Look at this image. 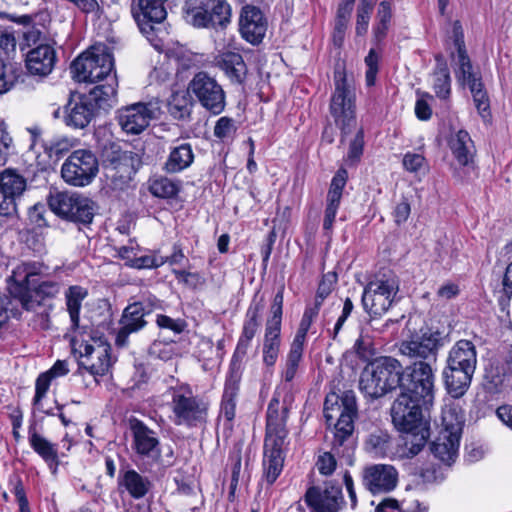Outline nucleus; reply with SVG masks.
Listing matches in <instances>:
<instances>
[{"mask_svg":"<svg viewBox=\"0 0 512 512\" xmlns=\"http://www.w3.org/2000/svg\"><path fill=\"white\" fill-rule=\"evenodd\" d=\"M357 415L356 397L353 391H345L342 396L330 393L324 402L326 422L334 424V436L331 450L318 455L316 467L320 474L329 476L336 469V457L342 458L348 465L354 463L355 441L353 439L354 418Z\"/></svg>","mask_w":512,"mask_h":512,"instance_id":"1","label":"nucleus"},{"mask_svg":"<svg viewBox=\"0 0 512 512\" xmlns=\"http://www.w3.org/2000/svg\"><path fill=\"white\" fill-rule=\"evenodd\" d=\"M424 405L413 401L405 395H399L391 407L394 426L403 436V455L407 458L416 456L425 446L429 430L423 422Z\"/></svg>","mask_w":512,"mask_h":512,"instance_id":"2","label":"nucleus"},{"mask_svg":"<svg viewBox=\"0 0 512 512\" xmlns=\"http://www.w3.org/2000/svg\"><path fill=\"white\" fill-rule=\"evenodd\" d=\"M402 369V364L393 357L376 358L362 370L359 389L365 397H383L388 392L401 388Z\"/></svg>","mask_w":512,"mask_h":512,"instance_id":"3","label":"nucleus"},{"mask_svg":"<svg viewBox=\"0 0 512 512\" xmlns=\"http://www.w3.org/2000/svg\"><path fill=\"white\" fill-rule=\"evenodd\" d=\"M170 408L171 419L177 426L194 428L207 422L209 403L202 397L195 395L188 384L171 387Z\"/></svg>","mask_w":512,"mask_h":512,"instance_id":"4","label":"nucleus"},{"mask_svg":"<svg viewBox=\"0 0 512 512\" xmlns=\"http://www.w3.org/2000/svg\"><path fill=\"white\" fill-rule=\"evenodd\" d=\"M436 365L410 364L402 369L401 395L412 398L429 410L435 400Z\"/></svg>","mask_w":512,"mask_h":512,"instance_id":"5","label":"nucleus"},{"mask_svg":"<svg viewBox=\"0 0 512 512\" xmlns=\"http://www.w3.org/2000/svg\"><path fill=\"white\" fill-rule=\"evenodd\" d=\"M184 20L195 28L225 27L231 21V7L227 0H185Z\"/></svg>","mask_w":512,"mask_h":512,"instance_id":"6","label":"nucleus"},{"mask_svg":"<svg viewBox=\"0 0 512 512\" xmlns=\"http://www.w3.org/2000/svg\"><path fill=\"white\" fill-rule=\"evenodd\" d=\"M140 164L137 153L122 150L118 144L111 143L102 151L104 175L114 188L123 189L132 180Z\"/></svg>","mask_w":512,"mask_h":512,"instance_id":"7","label":"nucleus"},{"mask_svg":"<svg viewBox=\"0 0 512 512\" xmlns=\"http://www.w3.org/2000/svg\"><path fill=\"white\" fill-rule=\"evenodd\" d=\"M112 54L105 46L92 47L71 64V73L78 82L95 83L116 76Z\"/></svg>","mask_w":512,"mask_h":512,"instance_id":"8","label":"nucleus"},{"mask_svg":"<svg viewBox=\"0 0 512 512\" xmlns=\"http://www.w3.org/2000/svg\"><path fill=\"white\" fill-rule=\"evenodd\" d=\"M399 291V280L389 273L375 277L364 288L362 304L371 316H381L392 306Z\"/></svg>","mask_w":512,"mask_h":512,"instance_id":"9","label":"nucleus"},{"mask_svg":"<svg viewBox=\"0 0 512 512\" xmlns=\"http://www.w3.org/2000/svg\"><path fill=\"white\" fill-rule=\"evenodd\" d=\"M335 90L331 97L330 113L343 134L351 131L355 124V95L347 83L345 72L337 68L334 72Z\"/></svg>","mask_w":512,"mask_h":512,"instance_id":"10","label":"nucleus"},{"mask_svg":"<svg viewBox=\"0 0 512 512\" xmlns=\"http://www.w3.org/2000/svg\"><path fill=\"white\" fill-rule=\"evenodd\" d=\"M71 344L80 354V367L94 376L108 373L112 365L111 346L104 338L91 337L89 341L79 343L76 337H73Z\"/></svg>","mask_w":512,"mask_h":512,"instance_id":"11","label":"nucleus"},{"mask_svg":"<svg viewBox=\"0 0 512 512\" xmlns=\"http://www.w3.org/2000/svg\"><path fill=\"white\" fill-rule=\"evenodd\" d=\"M99 163L95 154L87 149L73 151L61 167L63 180L75 187L89 185L97 176Z\"/></svg>","mask_w":512,"mask_h":512,"instance_id":"12","label":"nucleus"},{"mask_svg":"<svg viewBox=\"0 0 512 512\" xmlns=\"http://www.w3.org/2000/svg\"><path fill=\"white\" fill-rule=\"evenodd\" d=\"M41 266L36 262L17 265L8 279V290L12 298L18 300L22 308L29 312H37L41 302L32 295L30 284L33 277L40 274Z\"/></svg>","mask_w":512,"mask_h":512,"instance_id":"13","label":"nucleus"},{"mask_svg":"<svg viewBox=\"0 0 512 512\" xmlns=\"http://www.w3.org/2000/svg\"><path fill=\"white\" fill-rule=\"evenodd\" d=\"M441 334L427 330L420 335H413L403 340L399 346L401 355L411 360V364L428 363L436 365L438 350L442 346Z\"/></svg>","mask_w":512,"mask_h":512,"instance_id":"14","label":"nucleus"},{"mask_svg":"<svg viewBox=\"0 0 512 512\" xmlns=\"http://www.w3.org/2000/svg\"><path fill=\"white\" fill-rule=\"evenodd\" d=\"M188 92L194 96L206 110L214 115L223 112L226 96L222 86L207 72L196 73L188 85Z\"/></svg>","mask_w":512,"mask_h":512,"instance_id":"15","label":"nucleus"},{"mask_svg":"<svg viewBox=\"0 0 512 512\" xmlns=\"http://www.w3.org/2000/svg\"><path fill=\"white\" fill-rule=\"evenodd\" d=\"M277 388L270 400L266 413V433L264 442L285 444L288 436L287 420L290 411V401Z\"/></svg>","mask_w":512,"mask_h":512,"instance_id":"16","label":"nucleus"},{"mask_svg":"<svg viewBox=\"0 0 512 512\" xmlns=\"http://www.w3.org/2000/svg\"><path fill=\"white\" fill-rule=\"evenodd\" d=\"M160 107L156 102H138L117 111L118 124L127 134L138 135L158 117Z\"/></svg>","mask_w":512,"mask_h":512,"instance_id":"17","label":"nucleus"},{"mask_svg":"<svg viewBox=\"0 0 512 512\" xmlns=\"http://www.w3.org/2000/svg\"><path fill=\"white\" fill-rule=\"evenodd\" d=\"M132 448L143 460L157 463L161 459V444L157 432L136 418L129 421Z\"/></svg>","mask_w":512,"mask_h":512,"instance_id":"18","label":"nucleus"},{"mask_svg":"<svg viewBox=\"0 0 512 512\" xmlns=\"http://www.w3.org/2000/svg\"><path fill=\"white\" fill-rule=\"evenodd\" d=\"M168 0H131L130 12L142 34L149 37L154 24L163 22L167 17Z\"/></svg>","mask_w":512,"mask_h":512,"instance_id":"19","label":"nucleus"},{"mask_svg":"<svg viewBox=\"0 0 512 512\" xmlns=\"http://www.w3.org/2000/svg\"><path fill=\"white\" fill-rule=\"evenodd\" d=\"M304 501L311 512H339L345 505L341 486L333 483L310 487Z\"/></svg>","mask_w":512,"mask_h":512,"instance_id":"20","label":"nucleus"},{"mask_svg":"<svg viewBox=\"0 0 512 512\" xmlns=\"http://www.w3.org/2000/svg\"><path fill=\"white\" fill-rule=\"evenodd\" d=\"M263 308L264 304L262 300L259 302L253 301L248 307L245 314L242 331L232 356L230 368L239 370L240 363L246 357L247 351L251 345V341L260 327L261 312Z\"/></svg>","mask_w":512,"mask_h":512,"instance_id":"21","label":"nucleus"},{"mask_svg":"<svg viewBox=\"0 0 512 512\" xmlns=\"http://www.w3.org/2000/svg\"><path fill=\"white\" fill-rule=\"evenodd\" d=\"M397 482L398 472L392 465L373 464L363 469L362 484L373 495L391 492Z\"/></svg>","mask_w":512,"mask_h":512,"instance_id":"22","label":"nucleus"},{"mask_svg":"<svg viewBox=\"0 0 512 512\" xmlns=\"http://www.w3.org/2000/svg\"><path fill=\"white\" fill-rule=\"evenodd\" d=\"M267 19L262 11L252 5H245L239 17V31L243 39L252 45L262 42L267 31Z\"/></svg>","mask_w":512,"mask_h":512,"instance_id":"23","label":"nucleus"},{"mask_svg":"<svg viewBox=\"0 0 512 512\" xmlns=\"http://www.w3.org/2000/svg\"><path fill=\"white\" fill-rule=\"evenodd\" d=\"M145 309L142 303L134 302L128 305L120 319V329L116 335L115 343L118 347H125L128 344L129 335L143 329L145 321Z\"/></svg>","mask_w":512,"mask_h":512,"instance_id":"24","label":"nucleus"},{"mask_svg":"<svg viewBox=\"0 0 512 512\" xmlns=\"http://www.w3.org/2000/svg\"><path fill=\"white\" fill-rule=\"evenodd\" d=\"M97 108L86 95L70 98L65 107V123L68 126L83 129L94 118Z\"/></svg>","mask_w":512,"mask_h":512,"instance_id":"25","label":"nucleus"},{"mask_svg":"<svg viewBox=\"0 0 512 512\" xmlns=\"http://www.w3.org/2000/svg\"><path fill=\"white\" fill-rule=\"evenodd\" d=\"M347 177V171L341 168L336 172L331 180L327 193L323 220V229L325 231H331L333 228L335 217L340 206L342 193L347 182Z\"/></svg>","mask_w":512,"mask_h":512,"instance_id":"26","label":"nucleus"},{"mask_svg":"<svg viewBox=\"0 0 512 512\" xmlns=\"http://www.w3.org/2000/svg\"><path fill=\"white\" fill-rule=\"evenodd\" d=\"M474 372L475 369L446 364L442 374L447 393L456 399L462 397L471 385Z\"/></svg>","mask_w":512,"mask_h":512,"instance_id":"27","label":"nucleus"},{"mask_svg":"<svg viewBox=\"0 0 512 512\" xmlns=\"http://www.w3.org/2000/svg\"><path fill=\"white\" fill-rule=\"evenodd\" d=\"M56 62V52L52 45L42 44L32 48L26 55L27 70L38 76L51 73Z\"/></svg>","mask_w":512,"mask_h":512,"instance_id":"28","label":"nucleus"},{"mask_svg":"<svg viewBox=\"0 0 512 512\" xmlns=\"http://www.w3.org/2000/svg\"><path fill=\"white\" fill-rule=\"evenodd\" d=\"M284 445L264 442L263 478L268 485H272L283 470Z\"/></svg>","mask_w":512,"mask_h":512,"instance_id":"29","label":"nucleus"},{"mask_svg":"<svg viewBox=\"0 0 512 512\" xmlns=\"http://www.w3.org/2000/svg\"><path fill=\"white\" fill-rule=\"evenodd\" d=\"M118 485L134 499L144 498L153 488L152 481L132 468L121 470Z\"/></svg>","mask_w":512,"mask_h":512,"instance_id":"30","label":"nucleus"},{"mask_svg":"<svg viewBox=\"0 0 512 512\" xmlns=\"http://www.w3.org/2000/svg\"><path fill=\"white\" fill-rule=\"evenodd\" d=\"M449 148L460 166H470L474 162L475 146L469 133L459 130L450 137Z\"/></svg>","mask_w":512,"mask_h":512,"instance_id":"31","label":"nucleus"},{"mask_svg":"<svg viewBox=\"0 0 512 512\" xmlns=\"http://www.w3.org/2000/svg\"><path fill=\"white\" fill-rule=\"evenodd\" d=\"M241 374L239 370L230 368L229 376L225 381L224 392L221 401L220 413L228 422L235 417L236 397L239 391Z\"/></svg>","mask_w":512,"mask_h":512,"instance_id":"32","label":"nucleus"},{"mask_svg":"<svg viewBox=\"0 0 512 512\" xmlns=\"http://www.w3.org/2000/svg\"><path fill=\"white\" fill-rule=\"evenodd\" d=\"M453 32L455 37V46L457 47L459 64V69L456 72V75L459 79L463 80L464 83L470 86L474 80H481V77L477 73L473 72L471 61L465 49L463 34L461 32V26L459 25V22H455Z\"/></svg>","mask_w":512,"mask_h":512,"instance_id":"33","label":"nucleus"},{"mask_svg":"<svg viewBox=\"0 0 512 512\" xmlns=\"http://www.w3.org/2000/svg\"><path fill=\"white\" fill-rule=\"evenodd\" d=\"M87 296L88 290L80 285H72L64 292L66 310L71 322L70 330L74 333L81 329L80 310Z\"/></svg>","mask_w":512,"mask_h":512,"instance_id":"34","label":"nucleus"},{"mask_svg":"<svg viewBox=\"0 0 512 512\" xmlns=\"http://www.w3.org/2000/svg\"><path fill=\"white\" fill-rule=\"evenodd\" d=\"M448 365L476 369L477 353L474 344L469 340H459L448 353Z\"/></svg>","mask_w":512,"mask_h":512,"instance_id":"35","label":"nucleus"},{"mask_svg":"<svg viewBox=\"0 0 512 512\" xmlns=\"http://www.w3.org/2000/svg\"><path fill=\"white\" fill-rule=\"evenodd\" d=\"M281 348V325L265 324L263 339V363L267 367H273L278 359Z\"/></svg>","mask_w":512,"mask_h":512,"instance_id":"36","label":"nucleus"},{"mask_svg":"<svg viewBox=\"0 0 512 512\" xmlns=\"http://www.w3.org/2000/svg\"><path fill=\"white\" fill-rule=\"evenodd\" d=\"M105 81L104 84L95 86L89 94L86 95L97 109L107 110L116 102V88L118 85L116 76H109Z\"/></svg>","mask_w":512,"mask_h":512,"instance_id":"37","label":"nucleus"},{"mask_svg":"<svg viewBox=\"0 0 512 512\" xmlns=\"http://www.w3.org/2000/svg\"><path fill=\"white\" fill-rule=\"evenodd\" d=\"M217 65L232 83H243L247 68L239 53L229 52L221 55L217 60Z\"/></svg>","mask_w":512,"mask_h":512,"instance_id":"38","label":"nucleus"},{"mask_svg":"<svg viewBox=\"0 0 512 512\" xmlns=\"http://www.w3.org/2000/svg\"><path fill=\"white\" fill-rule=\"evenodd\" d=\"M194 161V153L189 143H181L170 151L164 169L168 173H178L188 168Z\"/></svg>","mask_w":512,"mask_h":512,"instance_id":"39","label":"nucleus"},{"mask_svg":"<svg viewBox=\"0 0 512 512\" xmlns=\"http://www.w3.org/2000/svg\"><path fill=\"white\" fill-rule=\"evenodd\" d=\"M26 186V179L15 170L5 169L0 173V189L15 204L23 195Z\"/></svg>","mask_w":512,"mask_h":512,"instance_id":"40","label":"nucleus"},{"mask_svg":"<svg viewBox=\"0 0 512 512\" xmlns=\"http://www.w3.org/2000/svg\"><path fill=\"white\" fill-rule=\"evenodd\" d=\"M460 438L439 433L431 444V452L436 458L450 465L458 456Z\"/></svg>","mask_w":512,"mask_h":512,"instance_id":"41","label":"nucleus"},{"mask_svg":"<svg viewBox=\"0 0 512 512\" xmlns=\"http://www.w3.org/2000/svg\"><path fill=\"white\" fill-rule=\"evenodd\" d=\"M436 67L433 72V89L437 97L447 99L451 93V78L449 68L442 55L435 57Z\"/></svg>","mask_w":512,"mask_h":512,"instance_id":"42","label":"nucleus"},{"mask_svg":"<svg viewBox=\"0 0 512 512\" xmlns=\"http://www.w3.org/2000/svg\"><path fill=\"white\" fill-rule=\"evenodd\" d=\"M463 415L455 407H445L441 415V434L461 438Z\"/></svg>","mask_w":512,"mask_h":512,"instance_id":"43","label":"nucleus"},{"mask_svg":"<svg viewBox=\"0 0 512 512\" xmlns=\"http://www.w3.org/2000/svg\"><path fill=\"white\" fill-rule=\"evenodd\" d=\"M21 73L20 64L9 59L0 58V95L14 87Z\"/></svg>","mask_w":512,"mask_h":512,"instance_id":"44","label":"nucleus"},{"mask_svg":"<svg viewBox=\"0 0 512 512\" xmlns=\"http://www.w3.org/2000/svg\"><path fill=\"white\" fill-rule=\"evenodd\" d=\"M76 145V139L67 136H54L47 140H42L43 150L51 159H59Z\"/></svg>","mask_w":512,"mask_h":512,"instance_id":"45","label":"nucleus"},{"mask_svg":"<svg viewBox=\"0 0 512 512\" xmlns=\"http://www.w3.org/2000/svg\"><path fill=\"white\" fill-rule=\"evenodd\" d=\"M29 442L33 450L38 453L46 462L57 463V448L35 430H29Z\"/></svg>","mask_w":512,"mask_h":512,"instance_id":"46","label":"nucleus"},{"mask_svg":"<svg viewBox=\"0 0 512 512\" xmlns=\"http://www.w3.org/2000/svg\"><path fill=\"white\" fill-rule=\"evenodd\" d=\"M76 193L56 192L50 194L48 198V205L50 209L58 216L67 219L71 214L73 204L75 203L74 197Z\"/></svg>","mask_w":512,"mask_h":512,"instance_id":"47","label":"nucleus"},{"mask_svg":"<svg viewBox=\"0 0 512 512\" xmlns=\"http://www.w3.org/2000/svg\"><path fill=\"white\" fill-rule=\"evenodd\" d=\"M74 200L75 203H72L73 207L71 214L68 215L67 219L83 224L91 223L94 217L92 202L77 193L75 194Z\"/></svg>","mask_w":512,"mask_h":512,"instance_id":"48","label":"nucleus"},{"mask_svg":"<svg viewBox=\"0 0 512 512\" xmlns=\"http://www.w3.org/2000/svg\"><path fill=\"white\" fill-rule=\"evenodd\" d=\"M392 18L391 1H381L377 9V24L373 28L374 36L377 41L385 38L389 24Z\"/></svg>","mask_w":512,"mask_h":512,"instance_id":"49","label":"nucleus"},{"mask_svg":"<svg viewBox=\"0 0 512 512\" xmlns=\"http://www.w3.org/2000/svg\"><path fill=\"white\" fill-rule=\"evenodd\" d=\"M390 436L386 431L375 430L365 441L366 450L375 456H384L388 450Z\"/></svg>","mask_w":512,"mask_h":512,"instance_id":"50","label":"nucleus"},{"mask_svg":"<svg viewBox=\"0 0 512 512\" xmlns=\"http://www.w3.org/2000/svg\"><path fill=\"white\" fill-rule=\"evenodd\" d=\"M509 251L512 252V242L509 245ZM495 294L501 310L504 311L510 305L512 298V262L507 265L502 279V287Z\"/></svg>","mask_w":512,"mask_h":512,"instance_id":"51","label":"nucleus"},{"mask_svg":"<svg viewBox=\"0 0 512 512\" xmlns=\"http://www.w3.org/2000/svg\"><path fill=\"white\" fill-rule=\"evenodd\" d=\"M352 10L353 9H350L349 4H340L338 7L333 33L334 42L338 46H340L343 42Z\"/></svg>","mask_w":512,"mask_h":512,"instance_id":"52","label":"nucleus"},{"mask_svg":"<svg viewBox=\"0 0 512 512\" xmlns=\"http://www.w3.org/2000/svg\"><path fill=\"white\" fill-rule=\"evenodd\" d=\"M476 109L483 118L489 115L490 101L482 80H474L469 86Z\"/></svg>","mask_w":512,"mask_h":512,"instance_id":"53","label":"nucleus"},{"mask_svg":"<svg viewBox=\"0 0 512 512\" xmlns=\"http://www.w3.org/2000/svg\"><path fill=\"white\" fill-rule=\"evenodd\" d=\"M149 191L158 198H172L177 195L179 188L172 180L160 177L150 183Z\"/></svg>","mask_w":512,"mask_h":512,"instance_id":"54","label":"nucleus"},{"mask_svg":"<svg viewBox=\"0 0 512 512\" xmlns=\"http://www.w3.org/2000/svg\"><path fill=\"white\" fill-rule=\"evenodd\" d=\"M191 105L184 93H175L169 101V112L177 119H185L190 115Z\"/></svg>","mask_w":512,"mask_h":512,"instance_id":"55","label":"nucleus"},{"mask_svg":"<svg viewBox=\"0 0 512 512\" xmlns=\"http://www.w3.org/2000/svg\"><path fill=\"white\" fill-rule=\"evenodd\" d=\"M61 290V284L57 281H43L39 283L33 290L32 295L35 299L39 300L41 303L45 299H53L55 298ZM42 304L38 307L41 308Z\"/></svg>","mask_w":512,"mask_h":512,"instance_id":"56","label":"nucleus"},{"mask_svg":"<svg viewBox=\"0 0 512 512\" xmlns=\"http://www.w3.org/2000/svg\"><path fill=\"white\" fill-rule=\"evenodd\" d=\"M375 4L360 1L356 15V34L363 36L367 33L371 14Z\"/></svg>","mask_w":512,"mask_h":512,"instance_id":"57","label":"nucleus"},{"mask_svg":"<svg viewBox=\"0 0 512 512\" xmlns=\"http://www.w3.org/2000/svg\"><path fill=\"white\" fill-rule=\"evenodd\" d=\"M166 263V259L163 256L152 254L135 257L128 263V266L135 269H150L158 268Z\"/></svg>","mask_w":512,"mask_h":512,"instance_id":"58","label":"nucleus"},{"mask_svg":"<svg viewBox=\"0 0 512 512\" xmlns=\"http://www.w3.org/2000/svg\"><path fill=\"white\" fill-rule=\"evenodd\" d=\"M52 381L53 380L45 372L39 374V376L36 379L33 405L38 410L43 411L41 409V401L43 400V398H45Z\"/></svg>","mask_w":512,"mask_h":512,"instance_id":"59","label":"nucleus"},{"mask_svg":"<svg viewBox=\"0 0 512 512\" xmlns=\"http://www.w3.org/2000/svg\"><path fill=\"white\" fill-rule=\"evenodd\" d=\"M283 301L284 286L280 287L274 296L272 305L270 307L271 316L267 319L266 323L282 325Z\"/></svg>","mask_w":512,"mask_h":512,"instance_id":"60","label":"nucleus"},{"mask_svg":"<svg viewBox=\"0 0 512 512\" xmlns=\"http://www.w3.org/2000/svg\"><path fill=\"white\" fill-rule=\"evenodd\" d=\"M354 350L357 355L365 361H369L375 354L373 342L368 335H364L363 332L356 340L354 344Z\"/></svg>","mask_w":512,"mask_h":512,"instance_id":"61","label":"nucleus"},{"mask_svg":"<svg viewBox=\"0 0 512 512\" xmlns=\"http://www.w3.org/2000/svg\"><path fill=\"white\" fill-rule=\"evenodd\" d=\"M365 64L367 71L365 74V81L367 86H373L376 81V75L379 70V56L375 49H370L368 55L365 57Z\"/></svg>","mask_w":512,"mask_h":512,"instance_id":"62","label":"nucleus"},{"mask_svg":"<svg viewBox=\"0 0 512 512\" xmlns=\"http://www.w3.org/2000/svg\"><path fill=\"white\" fill-rule=\"evenodd\" d=\"M302 356L301 354L288 352L282 371V377L285 382H291L295 378Z\"/></svg>","mask_w":512,"mask_h":512,"instance_id":"63","label":"nucleus"},{"mask_svg":"<svg viewBox=\"0 0 512 512\" xmlns=\"http://www.w3.org/2000/svg\"><path fill=\"white\" fill-rule=\"evenodd\" d=\"M25 44L28 47H37L42 44H49L47 35L40 29L35 26L30 27L27 31L24 32L23 35Z\"/></svg>","mask_w":512,"mask_h":512,"instance_id":"64","label":"nucleus"}]
</instances>
